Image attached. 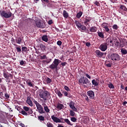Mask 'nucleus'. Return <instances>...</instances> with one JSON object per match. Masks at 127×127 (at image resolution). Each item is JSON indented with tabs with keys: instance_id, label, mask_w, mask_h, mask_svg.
Returning <instances> with one entry per match:
<instances>
[{
	"instance_id": "53",
	"label": "nucleus",
	"mask_w": 127,
	"mask_h": 127,
	"mask_svg": "<svg viewBox=\"0 0 127 127\" xmlns=\"http://www.w3.org/2000/svg\"><path fill=\"white\" fill-rule=\"evenodd\" d=\"M61 65L63 67L65 66L66 65H67V63L64 62V63H61Z\"/></svg>"
},
{
	"instance_id": "17",
	"label": "nucleus",
	"mask_w": 127,
	"mask_h": 127,
	"mask_svg": "<svg viewBox=\"0 0 127 127\" xmlns=\"http://www.w3.org/2000/svg\"><path fill=\"white\" fill-rule=\"evenodd\" d=\"M55 93L58 95L59 98H63V94L62 93V92H61L60 89H58V88H56L55 89Z\"/></svg>"
},
{
	"instance_id": "4",
	"label": "nucleus",
	"mask_w": 127,
	"mask_h": 127,
	"mask_svg": "<svg viewBox=\"0 0 127 127\" xmlns=\"http://www.w3.org/2000/svg\"><path fill=\"white\" fill-rule=\"evenodd\" d=\"M0 15L1 17L8 19L12 16V13L10 11H5V10H2L0 11Z\"/></svg>"
},
{
	"instance_id": "1",
	"label": "nucleus",
	"mask_w": 127,
	"mask_h": 127,
	"mask_svg": "<svg viewBox=\"0 0 127 127\" xmlns=\"http://www.w3.org/2000/svg\"><path fill=\"white\" fill-rule=\"evenodd\" d=\"M19 113H21L23 116H27L28 114H32L33 111L30 108H29L27 106L23 107V109H18Z\"/></svg>"
},
{
	"instance_id": "63",
	"label": "nucleus",
	"mask_w": 127,
	"mask_h": 127,
	"mask_svg": "<svg viewBox=\"0 0 127 127\" xmlns=\"http://www.w3.org/2000/svg\"><path fill=\"white\" fill-rule=\"evenodd\" d=\"M121 87L122 89H123V90H124V88H125V87H124L123 84H121Z\"/></svg>"
},
{
	"instance_id": "41",
	"label": "nucleus",
	"mask_w": 127,
	"mask_h": 127,
	"mask_svg": "<svg viewBox=\"0 0 127 127\" xmlns=\"http://www.w3.org/2000/svg\"><path fill=\"white\" fill-rule=\"evenodd\" d=\"M64 89L67 92H69L70 91V88L66 85H64Z\"/></svg>"
},
{
	"instance_id": "5",
	"label": "nucleus",
	"mask_w": 127,
	"mask_h": 127,
	"mask_svg": "<svg viewBox=\"0 0 127 127\" xmlns=\"http://www.w3.org/2000/svg\"><path fill=\"white\" fill-rule=\"evenodd\" d=\"M61 63V61L59 59H55L52 64L49 65V68L54 70L57 68L59 64Z\"/></svg>"
},
{
	"instance_id": "15",
	"label": "nucleus",
	"mask_w": 127,
	"mask_h": 127,
	"mask_svg": "<svg viewBox=\"0 0 127 127\" xmlns=\"http://www.w3.org/2000/svg\"><path fill=\"white\" fill-rule=\"evenodd\" d=\"M61 92L63 94H64L63 95H64V96L65 97H67V98H71V94L70 93H68V91H66L65 90H61Z\"/></svg>"
},
{
	"instance_id": "27",
	"label": "nucleus",
	"mask_w": 127,
	"mask_h": 127,
	"mask_svg": "<svg viewBox=\"0 0 127 127\" xmlns=\"http://www.w3.org/2000/svg\"><path fill=\"white\" fill-rule=\"evenodd\" d=\"M97 34L98 37H100L101 39H103L105 37L104 36V33L102 32H100L99 30L97 32Z\"/></svg>"
},
{
	"instance_id": "59",
	"label": "nucleus",
	"mask_w": 127,
	"mask_h": 127,
	"mask_svg": "<svg viewBox=\"0 0 127 127\" xmlns=\"http://www.w3.org/2000/svg\"><path fill=\"white\" fill-rule=\"evenodd\" d=\"M42 1L45 2L46 3H48L49 2V0H41Z\"/></svg>"
},
{
	"instance_id": "24",
	"label": "nucleus",
	"mask_w": 127,
	"mask_h": 127,
	"mask_svg": "<svg viewBox=\"0 0 127 127\" xmlns=\"http://www.w3.org/2000/svg\"><path fill=\"white\" fill-rule=\"evenodd\" d=\"M26 83H27V84L30 87H34L33 83L31 82V81L30 79H27V80H26Z\"/></svg>"
},
{
	"instance_id": "2",
	"label": "nucleus",
	"mask_w": 127,
	"mask_h": 127,
	"mask_svg": "<svg viewBox=\"0 0 127 127\" xmlns=\"http://www.w3.org/2000/svg\"><path fill=\"white\" fill-rule=\"evenodd\" d=\"M32 101H33V103L36 105L38 112L41 114H45V111L43 110V107L38 103V102L36 101L34 98L32 99Z\"/></svg>"
},
{
	"instance_id": "60",
	"label": "nucleus",
	"mask_w": 127,
	"mask_h": 127,
	"mask_svg": "<svg viewBox=\"0 0 127 127\" xmlns=\"http://www.w3.org/2000/svg\"><path fill=\"white\" fill-rule=\"evenodd\" d=\"M20 126H21V127H26V126H25L24 124H20Z\"/></svg>"
},
{
	"instance_id": "21",
	"label": "nucleus",
	"mask_w": 127,
	"mask_h": 127,
	"mask_svg": "<svg viewBox=\"0 0 127 127\" xmlns=\"http://www.w3.org/2000/svg\"><path fill=\"white\" fill-rule=\"evenodd\" d=\"M77 28L79 29V30H80V32L86 31L87 30V27L84 25H82V26L78 27Z\"/></svg>"
},
{
	"instance_id": "11",
	"label": "nucleus",
	"mask_w": 127,
	"mask_h": 127,
	"mask_svg": "<svg viewBox=\"0 0 127 127\" xmlns=\"http://www.w3.org/2000/svg\"><path fill=\"white\" fill-rule=\"evenodd\" d=\"M114 41V38L112 37H109L108 38L106 39V43H104L107 44V45H110V46L114 45V43L113 42Z\"/></svg>"
},
{
	"instance_id": "45",
	"label": "nucleus",
	"mask_w": 127,
	"mask_h": 127,
	"mask_svg": "<svg viewBox=\"0 0 127 127\" xmlns=\"http://www.w3.org/2000/svg\"><path fill=\"white\" fill-rule=\"evenodd\" d=\"M70 120L71 122H72L73 123H75L77 121V119H76L74 117H71V118H70Z\"/></svg>"
},
{
	"instance_id": "47",
	"label": "nucleus",
	"mask_w": 127,
	"mask_h": 127,
	"mask_svg": "<svg viewBox=\"0 0 127 127\" xmlns=\"http://www.w3.org/2000/svg\"><path fill=\"white\" fill-rule=\"evenodd\" d=\"M22 51L26 52L27 51V48L26 47H22Z\"/></svg>"
},
{
	"instance_id": "39",
	"label": "nucleus",
	"mask_w": 127,
	"mask_h": 127,
	"mask_svg": "<svg viewBox=\"0 0 127 127\" xmlns=\"http://www.w3.org/2000/svg\"><path fill=\"white\" fill-rule=\"evenodd\" d=\"M108 86L110 89H114L115 88L114 85L112 83H109V84H108Z\"/></svg>"
},
{
	"instance_id": "62",
	"label": "nucleus",
	"mask_w": 127,
	"mask_h": 127,
	"mask_svg": "<svg viewBox=\"0 0 127 127\" xmlns=\"http://www.w3.org/2000/svg\"><path fill=\"white\" fill-rule=\"evenodd\" d=\"M127 104V102L125 101V102H124V103H123V105L126 106Z\"/></svg>"
},
{
	"instance_id": "18",
	"label": "nucleus",
	"mask_w": 127,
	"mask_h": 127,
	"mask_svg": "<svg viewBox=\"0 0 127 127\" xmlns=\"http://www.w3.org/2000/svg\"><path fill=\"white\" fill-rule=\"evenodd\" d=\"M69 107L74 112H77V109L74 106V103L72 101H71L69 103Z\"/></svg>"
},
{
	"instance_id": "57",
	"label": "nucleus",
	"mask_w": 127,
	"mask_h": 127,
	"mask_svg": "<svg viewBox=\"0 0 127 127\" xmlns=\"http://www.w3.org/2000/svg\"><path fill=\"white\" fill-rule=\"evenodd\" d=\"M85 44H86V46L87 47H90V46H91L90 43L87 42V43H86Z\"/></svg>"
},
{
	"instance_id": "14",
	"label": "nucleus",
	"mask_w": 127,
	"mask_h": 127,
	"mask_svg": "<svg viewBox=\"0 0 127 127\" xmlns=\"http://www.w3.org/2000/svg\"><path fill=\"white\" fill-rule=\"evenodd\" d=\"M36 24L38 28L42 29L45 28V26L43 25V23H42L41 21L39 20H37V21L36 22Z\"/></svg>"
},
{
	"instance_id": "43",
	"label": "nucleus",
	"mask_w": 127,
	"mask_h": 127,
	"mask_svg": "<svg viewBox=\"0 0 127 127\" xmlns=\"http://www.w3.org/2000/svg\"><path fill=\"white\" fill-rule=\"evenodd\" d=\"M47 127H54V125L51 123L49 122V123H47Z\"/></svg>"
},
{
	"instance_id": "61",
	"label": "nucleus",
	"mask_w": 127,
	"mask_h": 127,
	"mask_svg": "<svg viewBox=\"0 0 127 127\" xmlns=\"http://www.w3.org/2000/svg\"><path fill=\"white\" fill-rule=\"evenodd\" d=\"M52 62V59H49V61H48L47 62V64H49V63H50V62Z\"/></svg>"
},
{
	"instance_id": "54",
	"label": "nucleus",
	"mask_w": 127,
	"mask_h": 127,
	"mask_svg": "<svg viewBox=\"0 0 127 127\" xmlns=\"http://www.w3.org/2000/svg\"><path fill=\"white\" fill-rule=\"evenodd\" d=\"M57 44L59 46H61L62 45V42H61V41H58L57 42Z\"/></svg>"
},
{
	"instance_id": "9",
	"label": "nucleus",
	"mask_w": 127,
	"mask_h": 127,
	"mask_svg": "<svg viewBox=\"0 0 127 127\" xmlns=\"http://www.w3.org/2000/svg\"><path fill=\"white\" fill-rule=\"evenodd\" d=\"M108 44L106 43H103L101 44L99 47V49L101 50V52H105L107 49H108Z\"/></svg>"
},
{
	"instance_id": "46",
	"label": "nucleus",
	"mask_w": 127,
	"mask_h": 127,
	"mask_svg": "<svg viewBox=\"0 0 127 127\" xmlns=\"http://www.w3.org/2000/svg\"><path fill=\"white\" fill-rule=\"evenodd\" d=\"M118 28H119V27L116 24L113 25V26L112 27V28L116 30H117L118 29Z\"/></svg>"
},
{
	"instance_id": "16",
	"label": "nucleus",
	"mask_w": 127,
	"mask_h": 127,
	"mask_svg": "<svg viewBox=\"0 0 127 127\" xmlns=\"http://www.w3.org/2000/svg\"><path fill=\"white\" fill-rule=\"evenodd\" d=\"M51 119L54 123H62L61 119L58 118V117H55L54 115L51 116Z\"/></svg>"
},
{
	"instance_id": "10",
	"label": "nucleus",
	"mask_w": 127,
	"mask_h": 127,
	"mask_svg": "<svg viewBox=\"0 0 127 127\" xmlns=\"http://www.w3.org/2000/svg\"><path fill=\"white\" fill-rule=\"evenodd\" d=\"M95 56L98 58H101L103 55H106V53H102L99 50H96L95 52Z\"/></svg>"
},
{
	"instance_id": "64",
	"label": "nucleus",
	"mask_w": 127,
	"mask_h": 127,
	"mask_svg": "<svg viewBox=\"0 0 127 127\" xmlns=\"http://www.w3.org/2000/svg\"><path fill=\"white\" fill-rule=\"evenodd\" d=\"M58 127H64L63 126L60 125L58 126Z\"/></svg>"
},
{
	"instance_id": "56",
	"label": "nucleus",
	"mask_w": 127,
	"mask_h": 127,
	"mask_svg": "<svg viewBox=\"0 0 127 127\" xmlns=\"http://www.w3.org/2000/svg\"><path fill=\"white\" fill-rule=\"evenodd\" d=\"M85 75L86 76V77H87L88 79H91V76L88 75L87 73H85Z\"/></svg>"
},
{
	"instance_id": "52",
	"label": "nucleus",
	"mask_w": 127,
	"mask_h": 127,
	"mask_svg": "<svg viewBox=\"0 0 127 127\" xmlns=\"http://www.w3.org/2000/svg\"><path fill=\"white\" fill-rule=\"evenodd\" d=\"M19 64L21 65H23L24 64V61H21L19 62Z\"/></svg>"
},
{
	"instance_id": "28",
	"label": "nucleus",
	"mask_w": 127,
	"mask_h": 127,
	"mask_svg": "<svg viewBox=\"0 0 127 127\" xmlns=\"http://www.w3.org/2000/svg\"><path fill=\"white\" fill-rule=\"evenodd\" d=\"M56 108H57L58 109L61 110L64 108V106L62 104L58 103L57 107H56Z\"/></svg>"
},
{
	"instance_id": "38",
	"label": "nucleus",
	"mask_w": 127,
	"mask_h": 127,
	"mask_svg": "<svg viewBox=\"0 0 127 127\" xmlns=\"http://www.w3.org/2000/svg\"><path fill=\"white\" fill-rule=\"evenodd\" d=\"M46 81L47 84H50L52 82V79L49 77H47V78H46Z\"/></svg>"
},
{
	"instance_id": "48",
	"label": "nucleus",
	"mask_w": 127,
	"mask_h": 127,
	"mask_svg": "<svg viewBox=\"0 0 127 127\" xmlns=\"http://www.w3.org/2000/svg\"><path fill=\"white\" fill-rule=\"evenodd\" d=\"M94 4L95 5H97V6H100V2L99 1H98L97 0L95 1L94 2Z\"/></svg>"
},
{
	"instance_id": "22",
	"label": "nucleus",
	"mask_w": 127,
	"mask_h": 127,
	"mask_svg": "<svg viewBox=\"0 0 127 127\" xmlns=\"http://www.w3.org/2000/svg\"><path fill=\"white\" fill-rule=\"evenodd\" d=\"M63 16H64L65 19H67L69 16L68 13L66 12L65 10H64V11L63 12Z\"/></svg>"
},
{
	"instance_id": "58",
	"label": "nucleus",
	"mask_w": 127,
	"mask_h": 127,
	"mask_svg": "<svg viewBox=\"0 0 127 127\" xmlns=\"http://www.w3.org/2000/svg\"><path fill=\"white\" fill-rule=\"evenodd\" d=\"M85 100L86 101V102H89L90 99L88 98L87 96H86L85 98Z\"/></svg>"
},
{
	"instance_id": "55",
	"label": "nucleus",
	"mask_w": 127,
	"mask_h": 127,
	"mask_svg": "<svg viewBox=\"0 0 127 127\" xmlns=\"http://www.w3.org/2000/svg\"><path fill=\"white\" fill-rule=\"evenodd\" d=\"M53 24V21L52 20H49V21H48V24L51 25V24Z\"/></svg>"
},
{
	"instance_id": "26",
	"label": "nucleus",
	"mask_w": 127,
	"mask_h": 127,
	"mask_svg": "<svg viewBox=\"0 0 127 127\" xmlns=\"http://www.w3.org/2000/svg\"><path fill=\"white\" fill-rule=\"evenodd\" d=\"M61 120H64V122L66 123L68 126H72V124H71V122L69 121L68 119L61 118Z\"/></svg>"
},
{
	"instance_id": "31",
	"label": "nucleus",
	"mask_w": 127,
	"mask_h": 127,
	"mask_svg": "<svg viewBox=\"0 0 127 127\" xmlns=\"http://www.w3.org/2000/svg\"><path fill=\"white\" fill-rule=\"evenodd\" d=\"M74 24H75L76 27H77V28L82 26V25L81 24V23L80 22H79L77 20H74Z\"/></svg>"
},
{
	"instance_id": "36",
	"label": "nucleus",
	"mask_w": 127,
	"mask_h": 127,
	"mask_svg": "<svg viewBox=\"0 0 127 127\" xmlns=\"http://www.w3.org/2000/svg\"><path fill=\"white\" fill-rule=\"evenodd\" d=\"M106 65L107 67H111L112 66V63H110V62H106Z\"/></svg>"
},
{
	"instance_id": "13",
	"label": "nucleus",
	"mask_w": 127,
	"mask_h": 127,
	"mask_svg": "<svg viewBox=\"0 0 127 127\" xmlns=\"http://www.w3.org/2000/svg\"><path fill=\"white\" fill-rule=\"evenodd\" d=\"M87 95L89 97V98L90 99H94V92L93 91H87Z\"/></svg>"
},
{
	"instance_id": "35",
	"label": "nucleus",
	"mask_w": 127,
	"mask_h": 127,
	"mask_svg": "<svg viewBox=\"0 0 127 127\" xmlns=\"http://www.w3.org/2000/svg\"><path fill=\"white\" fill-rule=\"evenodd\" d=\"M5 120V116L2 113H0V121H3Z\"/></svg>"
},
{
	"instance_id": "32",
	"label": "nucleus",
	"mask_w": 127,
	"mask_h": 127,
	"mask_svg": "<svg viewBox=\"0 0 127 127\" xmlns=\"http://www.w3.org/2000/svg\"><path fill=\"white\" fill-rule=\"evenodd\" d=\"M120 9H121L122 10H124V11H127V7L124 5H121V6H120Z\"/></svg>"
},
{
	"instance_id": "19",
	"label": "nucleus",
	"mask_w": 127,
	"mask_h": 127,
	"mask_svg": "<svg viewBox=\"0 0 127 127\" xmlns=\"http://www.w3.org/2000/svg\"><path fill=\"white\" fill-rule=\"evenodd\" d=\"M99 80L97 78H95L94 79L92 80V84L95 87L97 86L99 84Z\"/></svg>"
},
{
	"instance_id": "42",
	"label": "nucleus",
	"mask_w": 127,
	"mask_h": 127,
	"mask_svg": "<svg viewBox=\"0 0 127 127\" xmlns=\"http://www.w3.org/2000/svg\"><path fill=\"white\" fill-rule=\"evenodd\" d=\"M38 119H39L40 121H45L44 117L42 116H39V117H38Z\"/></svg>"
},
{
	"instance_id": "20",
	"label": "nucleus",
	"mask_w": 127,
	"mask_h": 127,
	"mask_svg": "<svg viewBox=\"0 0 127 127\" xmlns=\"http://www.w3.org/2000/svg\"><path fill=\"white\" fill-rule=\"evenodd\" d=\"M26 103H27V104L30 106V107H33V103L32 102V101L31 100L30 97L28 96L27 98V101Z\"/></svg>"
},
{
	"instance_id": "3",
	"label": "nucleus",
	"mask_w": 127,
	"mask_h": 127,
	"mask_svg": "<svg viewBox=\"0 0 127 127\" xmlns=\"http://www.w3.org/2000/svg\"><path fill=\"white\" fill-rule=\"evenodd\" d=\"M39 96L44 100H46L48 98H51V93L48 91L44 90L40 92Z\"/></svg>"
},
{
	"instance_id": "12",
	"label": "nucleus",
	"mask_w": 127,
	"mask_h": 127,
	"mask_svg": "<svg viewBox=\"0 0 127 127\" xmlns=\"http://www.w3.org/2000/svg\"><path fill=\"white\" fill-rule=\"evenodd\" d=\"M108 23L106 22H103L102 25H101V27H102L104 29H105V31L108 33H109L110 30L108 28Z\"/></svg>"
},
{
	"instance_id": "30",
	"label": "nucleus",
	"mask_w": 127,
	"mask_h": 127,
	"mask_svg": "<svg viewBox=\"0 0 127 127\" xmlns=\"http://www.w3.org/2000/svg\"><path fill=\"white\" fill-rule=\"evenodd\" d=\"M83 14V13L81 11H79V12L77 13L76 16V18L77 19H79L81 17V16Z\"/></svg>"
},
{
	"instance_id": "23",
	"label": "nucleus",
	"mask_w": 127,
	"mask_h": 127,
	"mask_svg": "<svg viewBox=\"0 0 127 127\" xmlns=\"http://www.w3.org/2000/svg\"><path fill=\"white\" fill-rule=\"evenodd\" d=\"M42 40L45 42H48L49 39L48 37V35H44L42 37Z\"/></svg>"
},
{
	"instance_id": "44",
	"label": "nucleus",
	"mask_w": 127,
	"mask_h": 127,
	"mask_svg": "<svg viewBox=\"0 0 127 127\" xmlns=\"http://www.w3.org/2000/svg\"><path fill=\"white\" fill-rule=\"evenodd\" d=\"M47 59V57L45 55H44L43 56H40V60H45Z\"/></svg>"
},
{
	"instance_id": "51",
	"label": "nucleus",
	"mask_w": 127,
	"mask_h": 127,
	"mask_svg": "<svg viewBox=\"0 0 127 127\" xmlns=\"http://www.w3.org/2000/svg\"><path fill=\"white\" fill-rule=\"evenodd\" d=\"M16 49L17 52H21V49L20 48L17 47V48H16Z\"/></svg>"
},
{
	"instance_id": "6",
	"label": "nucleus",
	"mask_w": 127,
	"mask_h": 127,
	"mask_svg": "<svg viewBox=\"0 0 127 127\" xmlns=\"http://www.w3.org/2000/svg\"><path fill=\"white\" fill-rule=\"evenodd\" d=\"M78 82L80 84H83V85H87V84L88 85H91V83H90V80H88V78L86 77H84V76L81 77L78 80Z\"/></svg>"
},
{
	"instance_id": "8",
	"label": "nucleus",
	"mask_w": 127,
	"mask_h": 127,
	"mask_svg": "<svg viewBox=\"0 0 127 127\" xmlns=\"http://www.w3.org/2000/svg\"><path fill=\"white\" fill-rule=\"evenodd\" d=\"M91 21V17L90 16H86L85 17L82 18L83 23L87 26L90 24V21Z\"/></svg>"
},
{
	"instance_id": "37",
	"label": "nucleus",
	"mask_w": 127,
	"mask_h": 127,
	"mask_svg": "<svg viewBox=\"0 0 127 127\" xmlns=\"http://www.w3.org/2000/svg\"><path fill=\"white\" fill-rule=\"evenodd\" d=\"M121 53L122 55H127V50L126 49H122L121 50Z\"/></svg>"
},
{
	"instance_id": "33",
	"label": "nucleus",
	"mask_w": 127,
	"mask_h": 127,
	"mask_svg": "<svg viewBox=\"0 0 127 127\" xmlns=\"http://www.w3.org/2000/svg\"><path fill=\"white\" fill-rule=\"evenodd\" d=\"M8 74L9 73L8 72H3V77L7 79H8Z\"/></svg>"
},
{
	"instance_id": "50",
	"label": "nucleus",
	"mask_w": 127,
	"mask_h": 127,
	"mask_svg": "<svg viewBox=\"0 0 127 127\" xmlns=\"http://www.w3.org/2000/svg\"><path fill=\"white\" fill-rule=\"evenodd\" d=\"M9 77H10L11 79H12V78H13V75L11 73H9L8 75V78H9Z\"/></svg>"
},
{
	"instance_id": "49",
	"label": "nucleus",
	"mask_w": 127,
	"mask_h": 127,
	"mask_svg": "<svg viewBox=\"0 0 127 127\" xmlns=\"http://www.w3.org/2000/svg\"><path fill=\"white\" fill-rule=\"evenodd\" d=\"M4 96H5V98H6V99H9V94L6 92L5 93Z\"/></svg>"
},
{
	"instance_id": "40",
	"label": "nucleus",
	"mask_w": 127,
	"mask_h": 127,
	"mask_svg": "<svg viewBox=\"0 0 127 127\" xmlns=\"http://www.w3.org/2000/svg\"><path fill=\"white\" fill-rule=\"evenodd\" d=\"M70 115L71 117H74L75 113L74 111L70 110Z\"/></svg>"
},
{
	"instance_id": "29",
	"label": "nucleus",
	"mask_w": 127,
	"mask_h": 127,
	"mask_svg": "<svg viewBox=\"0 0 127 127\" xmlns=\"http://www.w3.org/2000/svg\"><path fill=\"white\" fill-rule=\"evenodd\" d=\"M21 41H22V39H21V38L20 37L16 38L15 39L16 43V44H21Z\"/></svg>"
},
{
	"instance_id": "7",
	"label": "nucleus",
	"mask_w": 127,
	"mask_h": 127,
	"mask_svg": "<svg viewBox=\"0 0 127 127\" xmlns=\"http://www.w3.org/2000/svg\"><path fill=\"white\" fill-rule=\"evenodd\" d=\"M111 60L113 61H120V56L117 53H113L110 56Z\"/></svg>"
},
{
	"instance_id": "25",
	"label": "nucleus",
	"mask_w": 127,
	"mask_h": 127,
	"mask_svg": "<svg viewBox=\"0 0 127 127\" xmlns=\"http://www.w3.org/2000/svg\"><path fill=\"white\" fill-rule=\"evenodd\" d=\"M97 28L95 26H92L90 29H89V31L94 33L97 32Z\"/></svg>"
},
{
	"instance_id": "34",
	"label": "nucleus",
	"mask_w": 127,
	"mask_h": 127,
	"mask_svg": "<svg viewBox=\"0 0 127 127\" xmlns=\"http://www.w3.org/2000/svg\"><path fill=\"white\" fill-rule=\"evenodd\" d=\"M44 110H45V112L47 113H50V110L46 105H45V106H44Z\"/></svg>"
}]
</instances>
